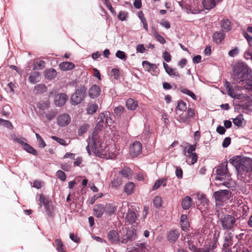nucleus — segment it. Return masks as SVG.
Wrapping results in <instances>:
<instances>
[{
	"mask_svg": "<svg viewBox=\"0 0 252 252\" xmlns=\"http://www.w3.org/2000/svg\"><path fill=\"white\" fill-rule=\"evenodd\" d=\"M88 145L86 150L89 155L91 154V150L97 156L105 159H113L116 156L110 151V148L106 147L105 144L99 140L96 132H94L87 140Z\"/></svg>",
	"mask_w": 252,
	"mask_h": 252,
	"instance_id": "1",
	"label": "nucleus"
},
{
	"mask_svg": "<svg viewBox=\"0 0 252 252\" xmlns=\"http://www.w3.org/2000/svg\"><path fill=\"white\" fill-rule=\"evenodd\" d=\"M242 86L230 85V83L225 81L224 87L227 91V94L232 98L236 99H240L242 97V94L239 93V91L242 89H245L252 91V74L249 75L248 78L246 79L244 81H242Z\"/></svg>",
	"mask_w": 252,
	"mask_h": 252,
	"instance_id": "2",
	"label": "nucleus"
},
{
	"mask_svg": "<svg viewBox=\"0 0 252 252\" xmlns=\"http://www.w3.org/2000/svg\"><path fill=\"white\" fill-rule=\"evenodd\" d=\"M198 237L199 235L194 233H190L185 237V242L188 243L190 250L193 252H214V249L216 248L215 244L207 245L204 247L197 248Z\"/></svg>",
	"mask_w": 252,
	"mask_h": 252,
	"instance_id": "3",
	"label": "nucleus"
},
{
	"mask_svg": "<svg viewBox=\"0 0 252 252\" xmlns=\"http://www.w3.org/2000/svg\"><path fill=\"white\" fill-rule=\"evenodd\" d=\"M230 162L235 166L238 175L252 170V160L250 158L236 156L230 159Z\"/></svg>",
	"mask_w": 252,
	"mask_h": 252,
	"instance_id": "4",
	"label": "nucleus"
},
{
	"mask_svg": "<svg viewBox=\"0 0 252 252\" xmlns=\"http://www.w3.org/2000/svg\"><path fill=\"white\" fill-rule=\"evenodd\" d=\"M251 74L252 70L247 65L243 62L237 63L233 68L232 77L234 83L233 84L240 83L245 81Z\"/></svg>",
	"mask_w": 252,
	"mask_h": 252,
	"instance_id": "5",
	"label": "nucleus"
},
{
	"mask_svg": "<svg viewBox=\"0 0 252 252\" xmlns=\"http://www.w3.org/2000/svg\"><path fill=\"white\" fill-rule=\"evenodd\" d=\"M216 169V176L215 180L216 181H221L222 183L216 184L217 185H222L227 188L231 186V183L230 182V175L227 169V162L224 161L220 164Z\"/></svg>",
	"mask_w": 252,
	"mask_h": 252,
	"instance_id": "6",
	"label": "nucleus"
},
{
	"mask_svg": "<svg viewBox=\"0 0 252 252\" xmlns=\"http://www.w3.org/2000/svg\"><path fill=\"white\" fill-rule=\"evenodd\" d=\"M218 221L222 229L226 231H233L237 225V219L231 215L219 213L218 214Z\"/></svg>",
	"mask_w": 252,
	"mask_h": 252,
	"instance_id": "7",
	"label": "nucleus"
},
{
	"mask_svg": "<svg viewBox=\"0 0 252 252\" xmlns=\"http://www.w3.org/2000/svg\"><path fill=\"white\" fill-rule=\"evenodd\" d=\"M86 89L84 86H80L71 97V103L77 105L81 103L86 95Z\"/></svg>",
	"mask_w": 252,
	"mask_h": 252,
	"instance_id": "8",
	"label": "nucleus"
},
{
	"mask_svg": "<svg viewBox=\"0 0 252 252\" xmlns=\"http://www.w3.org/2000/svg\"><path fill=\"white\" fill-rule=\"evenodd\" d=\"M214 196L215 198L216 204L221 205V203L227 201L230 197V192L226 189L220 190L214 192Z\"/></svg>",
	"mask_w": 252,
	"mask_h": 252,
	"instance_id": "9",
	"label": "nucleus"
},
{
	"mask_svg": "<svg viewBox=\"0 0 252 252\" xmlns=\"http://www.w3.org/2000/svg\"><path fill=\"white\" fill-rule=\"evenodd\" d=\"M195 117V112L193 109L189 108L187 111L180 115L179 118V122L184 123L186 125H189L192 119Z\"/></svg>",
	"mask_w": 252,
	"mask_h": 252,
	"instance_id": "10",
	"label": "nucleus"
},
{
	"mask_svg": "<svg viewBox=\"0 0 252 252\" xmlns=\"http://www.w3.org/2000/svg\"><path fill=\"white\" fill-rule=\"evenodd\" d=\"M142 145L139 141L133 142L129 148V154L132 158L138 156L142 153Z\"/></svg>",
	"mask_w": 252,
	"mask_h": 252,
	"instance_id": "11",
	"label": "nucleus"
},
{
	"mask_svg": "<svg viewBox=\"0 0 252 252\" xmlns=\"http://www.w3.org/2000/svg\"><path fill=\"white\" fill-rule=\"evenodd\" d=\"M71 121V118L68 114L63 113L60 114L57 118V124L61 127L67 126Z\"/></svg>",
	"mask_w": 252,
	"mask_h": 252,
	"instance_id": "12",
	"label": "nucleus"
},
{
	"mask_svg": "<svg viewBox=\"0 0 252 252\" xmlns=\"http://www.w3.org/2000/svg\"><path fill=\"white\" fill-rule=\"evenodd\" d=\"M68 100L67 95L64 93H60L56 95L54 103L56 106L61 107L64 105Z\"/></svg>",
	"mask_w": 252,
	"mask_h": 252,
	"instance_id": "13",
	"label": "nucleus"
},
{
	"mask_svg": "<svg viewBox=\"0 0 252 252\" xmlns=\"http://www.w3.org/2000/svg\"><path fill=\"white\" fill-rule=\"evenodd\" d=\"M108 238L112 244H118L120 242V235L118 231L112 230L108 233Z\"/></svg>",
	"mask_w": 252,
	"mask_h": 252,
	"instance_id": "14",
	"label": "nucleus"
},
{
	"mask_svg": "<svg viewBox=\"0 0 252 252\" xmlns=\"http://www.w3.org/2000/svg\"><path fill=\"white\" fill-rule=\"evenodd\" d=\"M101 89L97 85H93L89 90V95L92 98L97 97L100 94Z\"/></svg>",
	"mask_w": 252,
	"mask_h": 252,
	"instance_id": "15",
	"label": "nucleus"
},
{
	"mask_svg": "<svg viewBox=\"0 0 252 252\" xmlns=\"http://www.w3.org/2000/svg\"><path fill=\"white\" fill-rule=\"evenodd\" d=\"M220 28L223 32H227L231 30L232 25L230 21L227 19H223L220 21Z\"/></svg>",
	"mask_w": 252,
	"mask_h": 252,
	"instance_id": "16",
	"label": "nucleus"
},
{
	"mask_svg": "<svg viewBox=\"0 0 252 252\" xmlns=\"http://www.w3.org/2000/svg\"><path fill=\"white\" fill-rule=\"evenodd\" d=\"M94 215L97 218H100L105 212V206L102 204L95 205L94 208Z\"/></svg>",
	"mask_w": 252,
	"mask_h": 252,
	"instance_id": "17",
	"label": "nucleus"
},
{
	"mask_svg": "<svg viewBox=\"0 0 252 252\" xmlns=\"http://www.w3.org/2000/svg\"><path fill=\"white\" fill-rule=\"evenodd\" d=\"M180 233L177 230H172L170 231L167 234V239L171 243H175L178 239Z\"/></svg>",
	"mask_w": 252,
	"mask_h": 252,
	"instance_id": "18",
	"label": "nucleus"
},
{
	"mask_svg": "<svg viewBox=\"0 0 252 252\" xmlns=\"http://www.w3.org/2000/svg\"><path fill=\"white\" fill-rule=\"evenodd\" d=\"M75 64L69 62H63L59 64L60 68L63 71H68L73 69L75 67Z\"/></svg>",
	"mask_w": 252,
	"mask_h": 252,
	"instance_id": "19",
	"label": "nucleus"
},
{
	"mask_svg": "<svg viewBox=\"0 0 252 252\" xmlns=\"http://www.w3.org/2000/svg\"><path fill=\"white\" fill-rule=\"evenodd\" d=\"M233 234L227 231L224 234V243L223 244L224 247H228L229 246L232 245V238Z\"/></svg>",
	"mask_w": 252,
	"mask_h": 252,
	"instance_id": "20",
	"label": "nucleus"
},
{
	"mask_svg": "<svg viewBox=\"0 0 252 252\" xmlns=\"http://www.w3.org/2000/svg\"><path fill=\"white\" fill-rule=\"evenodd\" d=\"M180 223L183 230H186L189 226V221L186 215H182L180 217Z\"/></svg>",
	"mask_w": 252,
	"mask_h": 252,
	"instance_id": "21",
	"label": "nucleus"
},
{
	"mask_svg": "<svg viewBox=\"0 0 252 252\" xmlns=\"http://www.w3.org/2000/svg\"><path fill=\"white\" fill-rule=\"evenodd\" d=\"M29 81L32 84H35L40 81V73L38 72H34L29 77Z\"/></svg>",
	"mask_w": 252,
	"mask_h": 252,
	"instance_id": "22",
	"label": "nucleus"
},
{
	"mask_svg": "<svg viewBox=\"0 0 252 252\" xmlns=\"http://www.w3.org/2000/svg\"><path fill=\"white\" fill-rule=\"evenodd\" d=\"M202 4L206 10H211L216 6L217 2L215 0H203Z\"/></svg>",
	"mask_w": 252,
	"mask_h": 252,
	"instance_id": "23",
	"label": "nucleus"
},
{
	"mask_svg": "<svg viewBox=\"0 0 252 252\" xmlns=\"http://www.w3.org/2000/svg\"><path fill=\"white\" fill-rule=\"evenodd\" d=\"M126 107L127 109L134 110L138 107V103L132 98H129L126 101Z\"/></svg>",
	"mask_w": 252,
	"mask_h": 252,
	"instance_id": "24",
	"label": "nucleus"
},
{
	"mask_svg": "<svg viewBox=\"0 0 252 252\" xmlns=\"http://www.w3.org/2000/svg\"><path fill=\"white\" fill-rule=\"evenodd\" d=\"M185 156L186 157V161L189 165H193L197 161L198 157L196 153L185 155Z\"/></svg>",
	"mask_w": 252,
	"mask_h": 252,
	"instance_id": "25",
	"label": "nucleus"
},
{
	"mask_svg": "<svg viewBox=\"0 0 252 252\" xmlns=\"http://www.w3.org/2000/svg\"><path fill=\"white\" fill-rule=\"evenodd\" d=\"M47 88L46 86L42 84H39L35 85L33 89V92L34 93L42 94L47 91Z\"/></svg>",
	"mask_w": 252,
	"mask_h": 252,
	"instance_id": "26",
	"label": "nucleus"
},
{
	"mask_svg": "<svg viewBox=\"0 0 252 252\" xmlns=\"http://www.w3.org/2000/svg\"><path fill=\"white\" fill-rule=\"evenodd\" d=\"M57 75L56 71L53 68L46 70L44 71V76L46 79L51 80L54 78Z\"/></svg>",
	"mask_w": 252,
	"mask_h": 252,
	"instance_id": "27",
	"label": "nucleus"
},
{
	"mask_svg": "<svg viewBox=\"0 0 252 252\" xmlns=\"http://www.w3.org/2000/svg\"><path fill=\"white\" fill-rule=\"evenodd\" d=\"M137 216L136 213L132 211H128L126 217V220L127 222L130 223H133L135 222Z\"/></svg>",
	"mask_w": 252,
	"mask_h": 252,
	"instance_id": "28",
	"label": "nucleus"
},
{
	"mask_svg": "<svg viewBox=\"0 0 252 252\" xmlns=\"http://www.w3.org/2000/svg\"><path fill=\"white\" fill-rule=\"evenodd\" d=\"M225 34L223 32H217L213 33V38L214 40L217 43L220 42L224 38Z\"/></svg>",
	"mask_w": 252,
	"mask_h": 252,
	"instance_id": "29",
	"label": "nucleus"
},
{
	"mask_svg": "<svg viewBox=\"0 0 252 252\" xmlns=\"http://www.w3.org/2000/svg\"><path fill=\"white\" fill-rule=\"evenodd\" d=\"M135 184L133 182H128L124 187V191L127 195L131 194L133 192Z\"/></svg>",
	"mask_w": 252,
	"mask_h": 252,
	"instance_id": "30",
	"label": "nucleus"
},
{
	"mask_svg": "<svg viewBox=\"0 0 252 252\" xmlns=\"http://www.w3.org/2000/svg\"><path fill=\"white\" fill-rule=\"evenodd\" d=\"M196 148V144H194L193 145H189V147L187 146L186 148L184 149L183 150V154L185 155H191V154H195V153L193 152Z\"/></svg>",
	"mask_w": 252,
	"mask_h": 252,
	"instance_id": "31",
	"label": "nucleus"
},
{
	"mask_svg": "<svg viewBox=\"0 0 252 252\" xmlns=\"http://www.w3.org/2000/svg\"><path fill=\"white\" fill-rule=\"evenodd\" d=\"M191 199L189 196L185 197L182 203V207L185 210L189 209L191 206Z\"/></svg>",
	"mask_w": 252,
	"mask_h": 252,
	"instance_id": "32",
	"label": "nucleus"
},
{
	"mask_svg": "<svg viewBox=\"0 0 252 252\" xmlns=\"http://www.w3.org/2000/svg\"><path fill=\"white\" fill-rule=\"evenodd\" d=\"M143 67L148 71L150 72L152 70H154L157 68V66L155 64H153L150 62L145 61L142 62Z\"/></svg>",
	"mask_w": 252,
	"mask_h": 252,
	"instance_id": "33",
	"label": "nucleus"
},
{
	"mask_svg": "<svg viewBox=\"0 0 252 252\" xmlns=\"http://www.w3.org/2000/svg\"><path fill=\"white\" fill-rule=\"evenodd\" d=\"M50 104V101L48 100H40L37 104V107L41 110H45L49 108Z\"/></svg>",
	"mask_w": 252,
	"mask_h": 252,
	"instance_id": "34",
	"label": "nucleus"
},
{
	"mask_svg": "<svg viewBox=\"0 0 252 252\" xmlns=\"http://www.w3.org/2000/svg\"><path fill=\"white\" fill-rule=\"evenodd\" d=\"M105 213L108 215L114 214L116 211V207L111 204H107L105 206Z\"/></svg>",
	"mask_w": 252,
	"mask_h": 252,
	"instance_id": "35",
	"label": "nucleus"
},
{
	"mask_svg": "<svg viewBox=\"0 0 252 252\" xmlns=\"http://www.w3.org/2000/svg\"><path fill=\"white\" fill-rule=\"evenodd\" d=\"M97 109L98 105L96 104H90L87 108V113L89 115H93L96 112Z\"/></svg>",
	"mask_w": 252,
	"mask_h": 252,
	"instance_id": "36",
	"label": "nucleus"
},
{
	"mask_svg": "<svg viewBox=\"0 0 252 252\" xmlns=\"http://www.w3.org/2000/svg\"><path fill=\"white\" fill-rule=\"evenodd\" d=\"M180 91L182 93L190 96L193 100H196L197 97L192 92L183 87L181 88Z\"/></svg>",
	"mask_w": 252,
	"mask_h": 252,
	"instance_id": "37",
	"label": "nucleus"
},
{
	"mask_svg": "<svg viewBox=\"0 0 252 252\" xmlns=\"http://www.w3.org/2000/svg\"><path fill=\"white\" fill-rule=\"evenodd\" d=\"M109 75L111 77H113L114 79L118 80L120 77L119 69L117 68L112 69L111 71L109 72Z\"/></svg>",
	"mask_w": 252,
	"mask_h": 252,
	"instance_id": "38",
	"label": "nucleus"
},
{
	"mask_svg": "<svg viewBox=\"0 0 252 252\" xmlns=\"http://www.w3.org/2000/svg\"><path fill=\"white\" fill-rule=\"evenodd\" d=\"M121 174L125 178H129L131 177V170L128 167H126L120 171Z\"/></svg>",
	"mask_w": 252,
	"mask_h": 252,
	"instance_id": "39",
	"label": "nucleus"
},
{
	"mask_svg": "<svg viewBox=\"0 0 252 252\" xmlns=\"http://www.w3.org/2000/svg\"><path fill=\"white\" fill-rule=\"evenodd\" d=\"M23 148L25 151L29 153H31L35 156L37 155V151L27 143L24 144Z\"/></svg>",
	"mask_w": 252,
	"mask_h": 252,
	"instance_id": "40",
	"label": "nucleus"
},
{
	"mask_svg": "<svg viewBox=\"0 0 252 252\" xmlns=\"http://www.w3.org/2000/svg\"><path fill=\"white\" fill-rule=\"evenodd\" d=\"M56 250L58 252H65L63 249V244L61 239H56L55 241Z\"/></svg>",
	"mask_w": 252,
	"mask_h": 252,
	"instance_id": "41",
	"label": "nucleus"
},
{
	"mask_svg": "<svg viewBox=\"0 0 252 252\" xmlns=\"http://www.w3.org/2000/svg\"><path fill=\"white\" fill-rule=\"evenodd\" d=\"M154 206L156 208H159L162 206V200L161 197L156 196L153 201Z\"/></svg>",
	"mask_w": 252,
	"mask_h": 252,
	"instance_id": "42",
	"label": "nucleus"
},
{
	"mask_svg": "<svg viewBox=\"0 0 252 252\" xmlns=\"http://www.w3.org/2000/svg\"><path fill=\"white\" fill-rule=\"evenodd\" d=\"M170 77H175L176 79L180 77L179 72L175 69L170 68L167 72H166Z\"/></svg>",
	"mask_w": 252,
	"mask_h": 252,
	"instance_id": "43",
	"label": "nucleus"
},
{
	"mask_svg": "<svg viewBox=\"0 0 252 252\" xmlns=\"http://www.w3.org/2000/svg\"><path fill=\"white\" fill-rule=\"evenodd\" d=\"M89 128V125L87 124H82L78 129V134L79 135H82L84 133H86Z\"/></svg>",
	"mask_w": 252,
	"mask_h": 252,
	"instance_id": "44",
	"label": "nucleus"
},
{
	"mask_svg": "<svg viewBox=\"0 0 252 252\" xmlns=\"http://www.w3.org/2000/svg\"><path fill=\"white\" fill-rule=\"evenodd\" d=\"M243 117L241 115H239L236 118L233 119V124L237 126H241L243 124Z\"/></svg>",
	"mask_w": 252,
	"mask_h": 252,
	"instance_id": "45",
	"label": "nucleus"
},
{
	"mask_svg": "<svg viewBox=\"0 0 252 252\" xmlns=\"http://www.w3.org/2000/svg\"><path fill=\"white\" fill-rule=\"evenodd\" d=\"M45 67V62L42 61H39L36 62L34 64L33 69L34 70H41Z\"/></svg>",
	"mask_w": 252,
	"mask_h": 252,
	"instance_id": "46",
	"label": "nucleus"
},
{
	"mask_svg": "<svg viewBox=\"0 0 252 252\" xmlns=\"http://www.w3.org/2000/svg\"><path fill=\"white\" fill-rule=\"evenodd\" d=\"M153 33L157 40L160 43L164 44L166 43L165 39L161 35L159 34L155 30H154Z\"/></svg>",
	"mask_w": 252,
	"mask_h": 252,
	"instance_id": "47",
	"label": "nucleus"
},
{
	"mask_svg": "<svg viewBox=\"0 0 252 252\" xmlns=\"http://www.w3.org/2000/svg\"><path fill=\"white\" fill-rule=\"evenodd\" d=\"M126 234L131 241L136 239L137 234L135 230H129L127 231Z\"/></svg>",
	"mask_w": 252,
	"mask_h": 252,
	"instance_id": "48",
	"label": "nucleus"
},
{
	"mask_svg": "<svg viewBox=\"0 0 252 252\" xmlns=\"http://www.w3.org/2000/svg\"><path fill=\"white\" fill-rule=\"evenodd\" d=\"M127 16V12L125 11H121L118 15V18L119 20L122 21H124L126 20Z\"/></svg>",
	"mask_w": 252,
	"mask_h": 252,
	"instance_id": "49",
	"label": "nucleus"
},
{
	"mask_svg": "<svg viewBox=\"0 0 252 252\" xmlns=\"http://www.w3.org/2000/svg\"><path fill=\"white\" fill-rule=\"evenodd\" d=\"M125 110L124 106L119 105L114 109V113L117 116H120Z\"/></svg>",
	"mask_w": 252,
	"mask_h": 252,
	"instance_id": "50",
	"label": "nucleus"
},
{
	"mask_svg": "<svg viewBox=\"0 0 252 252\" xmlns=\"http://www.w3.org/2000/svg\"><path fill=\"white\" fill-rule=\"evenodd\" d=\"M56 176L62 181H64L66 180V176L65 173L62 170H58L56 172Z\"/></svg>",
	"mask_w": 252,
	"mask_h": 252,
	"instance_id": "51",
	"label": "nucleus"
},
{
	"mask_svg": "<svg viewBox=\"0 0 252 252\" xmlns=\"http://www.w3.org/2000/svg\"><path fill=\"white\" fill-rule=\"evenodd\" d=\"M116 56L118 58L124 61H126V53L120 50H118L117 51L116 53Z\"/></svg>",
	"mask_w": 252,
	"mask_h": 252,
	"instance_id": "52",
	"label": "nucleus"
},
{
	"mask_svg": "<svg viewBox=\"0 0 252 252\" xmlns=\"http://www.w3.org/2000/svg\"><path fill=\"white\" fill-rule=\"evenodd\" d=\"M45 209L46 210V211L47 213V214L50 216H52L53 215V207L52 206L50 205L49 203L48 202L46 204L44 205Z\"/></svg>",
	"mask_w": 252,
	"mask_h": 252,
	"instance_id": "53",
	"label": "nucleus"
},
{
	"mask_svg": "<svg viewBox=\"0 0 252 252\" xmlns=\"http://www.w3.org/2000/svg\"><path fill=\"white\" fill-rule=\"evenodd\" d=\"M57 114V112L55 110H52L48 113L46 114L45 116L48 120L51 121L52 120Z\"/></svg>",
	"mask_w": 252,
	"mask_h": 252,
	"instance_id": "54",
	"label": "nucleus"
},
{
	"mask_svg": "<svg viewBox=\"0 0 252 252\" xmlns=\"http://www.w3.org/2000/svg\"><path fill=\"white\" fill-rule=\"evenodd\" d=\"M176 109L181 111H184L187 109L186 103L183 101H180L176 107Z\"/></svg>",
	"mask_w": 252,
	"mask_h": 252,
	"instance_id": "55",
	"label": "nucleus"
},
{
	"mask_svg": "<svg viewBox=\"0 0 252 252\" xmlns=\"http://www.w3.org/2000/svg\"><path fill=\"white\" fill-rule=\"evenodd\" d=\"M162 57L165 61L167 63L170 62L171 60V56L170 54L167 51H165L163 53Z\"/></svg>",
	"mask_w": 252,
	"mask_h": 252,
	"instance_id": "56",
	"label": "nucleus"
},
{
	"mask_svg": "<svg viewBox=\"0 0 252 252\" xmlns=\"http://www.w3.org/2000/svg\"><path fill=\"white\" fill-rule=\"evenodd\" d=\"M39 201L40 202L39 206L40 207H42V205H45L47 203H48V201L45 198H44L43 195L42 194H40L39 196Z\"/></svg>",
	"mask_w": 252,
	"mask_h": 252,
	"instance_id": "57",
	"label": "nucleus"
},
{
	"mask_svg": "<svg viewBox=\"0 0 252 252\" xmlns=\"http://www.w3.org/2000/svg\"><path fill=\"white\" fill-rule=\"evenodd\" d=\"M14 141L23 146L26 143V140L23 137H16L14 138Z\"/></svg>",
	"mask_w": 252,
	"mask_h": 252,
	"instance_id": "58",
	"label": "nucleus"
},
{
	"mask_svg": "<svg viewBox=\"0 0 252 252\" xmlns=\"http://www.w3.org/2000/svg\"><path fill=\"white\" fill-rule=\"evenodd\" d=\"M0 122L3 124V125L8 128H11L12 127V125L11 123L7 120H5L2 119H0Z\"/></svg>",
	"mask_w": 252,
	"mask_h": 252,
	"instance_id": "59",
	"label": "nucleus"
},
{
	"mask_svg": "<svg viewBox=\"0 0 252 252\" xmlns=\"http://www.w3.org/2000/svg\"><path fill=\"white\" fill-rule=\"evenodd\" d=\"M231 143V139L230 138L227 137L224 138L222 142V146L224 148L227 147Z\"/></svg>",
	"mask_w": 252,
	"mask_h": 252,
	"instance_id": "60",
	"label": "nucleus"
},
{
	"mask_svg": "<svg viewBox=\"0 0 252 252\" xmlns=\"http://www.w3.org/2000/svg\"><path fill=\"white\" fill-rule=\"evenodd\" d=\"M239 53V49L237 47H236L235 48H234L233 49H232L231 50L229 53H228V55L230 56V57H235Z\"/></svg>",
	"mask_w": 252,
	"mask_h": 252,
	"instance_id": "61",
	"label": "nucleus"
},
{
	"mask_svg": "<svg viewBox=\"0 0 252 252\" xmlns=\"http://www.w3.org/2000/svg\"><path fill=\"white\" fill-rule=\"evenodd\" d=\"M105 118V114L104 113H101L99 114L98 118L97 119L98 120V124L99 126H101V123H104V120Z\"/></svg>",
	"mask_w": 252,
	"mask_h": 252,
	"instance_id": "62",
	"label": "nucleus"
},
{
	"mask_svg": "<svg viewBox=\"0 0 252 252\" xmlns=\"http://www.w3.org/2000/svg\"><path fill=\"white\" fill-rule=\"evenodd\" d=\"M146 49L143 44H138L136 46V51L137 53H143Z\"/></svg>",
	"mask_w": 252,
	"mask_h": 252,
	"instance_id": "63",
	"label": "nucleus"
},
{
	"mask_svg": "<svg viewBox=\"0 0 252 252\" xmlns=\"http://www.w3.org/2000/svg\"><path fill=\"white\" fill-rule=\"evenodd\" d=\"M244 36L247 39L249 46L251 47L252 45V37L246 32L244 33Z\"/></svg>",
	"mask_w": 252,
	"mask_h": 252,
	"instance_id": "64",
	"label": "nucleus"
}]
</instances>
